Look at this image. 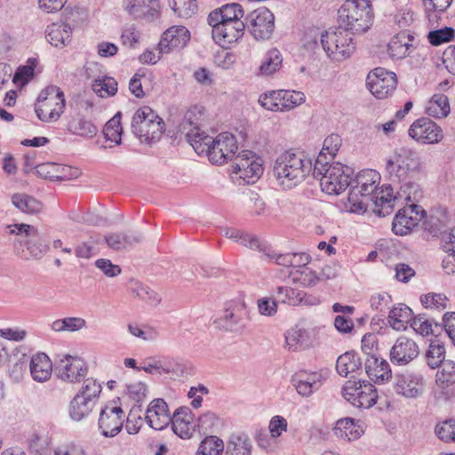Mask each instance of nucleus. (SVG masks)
Here are the masks:
<instances>
[{
    "label": "nucleus",
    "instance_id": "obj_1",
    "mask_svg": "<svg viewBox=\"0 0 455 455\" xmlns=\"http://www.w3.org/2000/svg\"><path fill=\"white\" fill-rule=\"evenodd\" d=\"M313 168L311 159L303 153L287 150L275 159L273 174L283 189H291L300 184Z\"/></svg>",
    "mask_w": 455,
    "mask_h": 455
},
{
    "label": "nucleus",
    "instance_id": "obj_2",
    "mask_svg": "<svg viewBox=\"0 0 455 455\" xmlns=\"http://www.w3.org/2000/svg\"><path fill=\"white\" fill-rule=\"evenodd\" d=\"M421 169L422 161L419 152L409 147L395 148L386 158V175L394 186L411 180Z\"/></svg>",
    "mask_w": 455,
    "mask_h": 455
},
{
    "label": "nucleus",
    "instance_id": "obj_3",
    "mask_svg": "<svg viewBox=\"0 0 455 455\" xmlns=\"http://www.w3.org/2000/svg\"><path fill=\"white\" fill-rule=\"evenodd\" d=\"M324 156L321 153L316 158L313 175L320 179L322 190L328 195H339L351 184L354 171L347 165L340 163L329 164L323 161Z\"/></svg>",
    "mask_w": 455,
    "mask_h": 455
},
{
    "label": "nucleus",
    "instance_id": "obj_4",
    "mask_svg": "<svg viewBox=\"0 0 455 455\" xmlns=\"http://www.w3.org/2000/svg\"><path fill=\"white\" fill-rule=\"evenodd\" d=\"M337 20L351 34H363L372 25L373 13L369 1L347 2L337 12Z\"/></svg>",
    "mask_w": 455,
    "mask_h": 455
},
{
    "label": "nucleus",
    "instance_id": "obj_5",
    "mask_svg": "<svg viewBox=\"0 0 455 455\" xmlns=\"http://www.w3.org/2000/svg\"><path fill=\"white\" fill-rule=\"evenodd\" d=\"M11 234H16L14 250L23 259H40L48 251V246L37 228L28 224H14L7 227Z\"/></svg>",
    "mask_w": 455,
    "mask_h": 455
},
{
    "label": "nucleus",
    "instance_id": "obj_6",
    "mask_svg": "<svg viewBox=\"0 0 455 455\" xmlns=\"http://www.w3.org/2000/svg\"><path fill=\"white\" fill-rule=\"evenodd\" d=\"M163 119L150 107L143 106L133 114L132 132L140 142L150 144L157 141L164 132Z\"/></svg>",
    "mask_w": 455,
    "mask_h": 455
},
{
    "label": "nucleus",
    "instance_id": "obj_7",
    "mask_svg": "<svg viewBox=\"0 0 455 455\" xmlns=\"http://www.w3.org/2000/svg\"><path fill=\"white\" fill-rule=\"evenodd\" d=\"M250 322L245 302L235 299L225 303L223 313L213 321L216 328L235 334H242Z\"/></svg>",
    "mask_w": 455,
    "mask_h": 455
},
{
    "label": "nucleus",
    "instance_id": "obj_8",
    "mask_svg": "<svg viewBox=\"0 0 455 455\" xmlns=\"http://www.w3.org/2000/svg\"><path fill=\"white\" fill-rule=\"evenodd\" d=\"M321 44L328 57L335 61L349 58L355 50L350 33L341 27L331 28L322 34Z\"/></svg>",
    "mask_w": 455,
    "mask_h": 455
},
{
    "label": "nucleus",
    "instance_id": "obj_9",
    "mask_svg": "<svg viewBox=\"0 0 455 455\" xmlns=\"http://www.w3.org/2000/svg\"><path fill=\"white\" fill-rule=\"evenodd\" d=\"M66 108L64 93L56 85L44 89L35 103L36 116L43 122L50 123L59 120Z\"/></svg>",
    "mask_w": 455,
    "mask_h": 455
},
{
    "label": "nucleus",
    "instance_id": "obj_10",
    "mask_svg": "<svg viewBox=\"0 0 455 455\" xmlns=\"http://www.w3.org/2000/svg\"><path fill=\"white\" fill-rule=\"evenodd\" d=\"M304 101L303 92L289 90L268 91L259 98V103L262 108L274 112L289 111Z\"/></svg>",
    "mask_w": 455,
    "mask_h": 455
},
{
    "label": "nucleus",
    "instance_id": "obj_11",
    "mask_svg": "<svg viewBox=\"0 0 455 455\" xmlns=\"http://www.w3.org/2000/svg\"><path fill=\"white\" fill-rule=\"evenodd\" d=\"M343 397L357 408L369 409L378 399L375 387L366 380H348L343 390Z\"/></svg>",
    "mask_w": 455,
    "mask_h": 455
},
{
    "label": "nucleus",
    "instance_id": "obj_12",
    "mask_svg": "<svg viewBox=\"0 0 455 455\" xmlns=\"http://www.w3.org/2000/svg\"><path fill=\"white\" fill-rule=\"evenodd\" d=\"M232 172L247 184L254 183L262 174L260 159L250 150H243L234 157Z\"/></svg>",
    "mask_w": 455,
    "mask_h": 455
},
{
    "label": "nucleus",
    "instance_id": "obj_13",
    "mask_svg": "<svg viewBox=\"0 0 455 455\" xmlns=\"http://www.w3.org/2000/svg\"><path fill=\"white\" fill-rule=\"evenodd\" d=\"M244 23L256 40H267L274 32L275 16L267 8L260 7L251 12Z\"/></svg>",
    "mask_w": 455,
    "mask_h": 455
},
{
    "label": "nucleus",
    "instance_id": "obj_14",
    "mask_svg": "<svg viewBox=\"0 0 455 455\" xmlns=\"http://www.w3.org/2000/svg\"><path fill=\"white\" fill-rule=\"evenodd\" d=\"M366 86L373 96L385 99L396 89L397 77L392 71L384 68H376L367 75Z\"/></svg>",
    "mask_w": 455,
    "mask_h": 455
},
{
    "label": "nucleus",
    "instance_id": "obj_15",
    "mask_svg": "<svg viewBox=\"0 0 455 455\" xmlns=\"http://www.w3.org/2000/svg\"><path fill=\"white\" fill-rule=\"evenodd\" d=\"M87 372V363L78 356L65 355L55 363V374L65 382H80Z\"/></svg>",
    "mask_w": 455,
    "mask_h": 455
},
{
    "label": "nucleus",
    "instance_id": "obj_16",
    "mask_svg": "<svg viewBox=\"0 0 455 455\" xmlns=\"http://www.w3.org/2000/svg\"><path fill=\"white\" fill-rule=\"evenodd\" d=\"M212 27L213 40L222 48H229L236 43L243 34L245 23L243 20L208 22Z\"/></svg>",
    "mask_w": 455,
    "mask_h": 455
},
{
    "label": "nucleus",
    "instance_id": "obj_17",
    "mask_svg": "<svg viewBox=\"0 0 455 455\" xmlns=\"http://www.w3.org/2000/svg\"><path fill=\"white\" fill-rule=\"evenodd\" d=\"M237 148L235 137L229 132H222L213 140L208 158L212 164L220 165L233 160Z\"/></svg>",
    "mask_w": 455,
    "mask_h": 455
},
{
    "label": "nucleus",
    "instance_id": "obj_18",
    "mask_svg": "<svg viewBox=\"0 0 455 455\" xmlns=\"http://www.w3.org/2000/svg\"><path fill=\"white\" fill-rule=\"evenodd\" d=\"M408 133L411 139L421 144H435L443 139L442 128L428 117L414 121Z\"/></svg>",
    "mask_w": 455,
    "mask_h": 455
},
{
    "label": "nucleus",
    "instance_id": "obj_19",
    "mask_svg": "<svg viewBox=\"0 0 455 455\" xmlns=\"http://www.w3.org/2000/svg\"><path fill=\"white\" fill-rule=\"evenodd\" d=\"M142 371L149 374H173L175 376H184L187 372L186 364L178 359L168 356H152L143 361Z\"/></svg>",
    "mask_w": 455,
    "mask_h": 455
},
{
    "label": "nucleus",
    "instance_id": "obj_20",
    "mask_svg": "<svg viewBox=\"0 0 455 455\" xmlns=\"http://www.w3.org/2000/svg\"><path fill=\"white\" fill-rule=\"evenodd\" d=\"M425 215V211L420 210V207L416 204L405 206L395 214L392 223V230L397 235H406Z\"/></svg>",
    "mask_w": 455,
    "mask_h": 455
},
{
    "label": "nucleus",
    "instance_id": "obj_21",
    "mask_svg": "<svg viewBox=\"0 0 455 455\" xmlns=\"http://www.w3.org/2000/svg\"><path fill=\"white\" fill-rule=\"evenodd\" d=\"M125 413L120 406L107 404L99 418V428L105 437H114L122 430Z\"/></svg>",
    "mask_w": 455,
    "mask_h": 455
},
{
    "label": "nucleus",
    "instance_id": "obj_22",
    "mask_svg": "<svg viewBox=\"0 0 455 455\" xmlns=\"http://www.w3.org/2000/svg\"><path fill=\"white\" fill-rule=\"evenodd\" d=\"M424 384L423 376L405 371L395 376L394 388L396 394L406 398H417L423 394Z\"/></svg>",
    "mask_w": 455,
    "mask_h": 455
},
{
    "label": "nucleus",
    "instance_id": "obj_23",
    "mask_svg": "<svg viewBox=\"0 0 455 455\" xmlns=\"http://www.w3.org/2000/svg\"><path fill=\"white\" fill-rule=\"evenodd\" d=\"M190 40V32L184 26H173L165 30L158 43L160 53H170L175 50H180Z\"/></svg>",
    "mask_w": 455,
    "mask_h": 455
},
{
    "label": "nucleus",
    "instance_id": "obj_24",
    "mask_svg": "<svg viewBox=\"0 0 455 455\" xmlns=\"http://www.w3.org/2000/svg\"><path fill=\"white\" fill-rule=\"evenodd\" d=\"M390 361L396 365H406L419 355L417 343L405 336L399 337L390 349Z\"/></svg>",
    "mask_w": 455,
    "mask_h": 455
},
{
    "label": "nucleus",
    "instance_id": "obj_25",
    "mask_svg": "<svg viewBox=\"0 0 455 455\" xmlns=\"http://www.w3.org/2000/svg\"><path fill=\"white\" fill-rule=\"evenodd\" d=\"M168 405L163 398L154 399L147 409L146 420L156 430L164 429L172 420Z\"/></svg>",
    "mask_w": 455,
    "mask_h": 455
},
{
    "label": "nucleus",
    "instance_id": "obj_26",
    "mask_svg": "<svg viewBox=\"0 0 455 455\" xmlns=\"http://www.w3.org/2000/svg\"><path fill=\"white\" fill-rule=\"evenodd\" d=\"M193 419L194 415L189 408H178L171 420L174 434L182 439H189L193 435L196 427Z\"/></svg>",
    "mask_w": 455,
    "mask_h": 455
},
{
    "label": "nucleus",
    "instance_id": "obj_27",
    "mask_svg": "<svg viewBox=\"0 0 455 455\" xmlns=\"http://www.w3.org/2000/svg\"><path fill=\"white\" fill-rule=\"evenodd\" d=\"M291 383L300 395L307 397L320 389L323 385V377L315 371H300L291 377Z\"/></svg>",
    "mask_w": 455,
    "mask_h": 455
},
{
    "label": "nucleus",
    "instance_id": "obj_28",
    "mask_svg": "<svg viewBox=\"0 0 455 455\" xmlns=\"http://www.w3.org/2000/svg\"><path fill=\"white\" fill-rule=\"evenodd\" d=\"M224 235L251 250H256L259 252H266L268 256L275 257V254L270 253L268 244L266 242L259 240L256 235L233 228H226L224 230Z\"/></svg>",
    "mask_w": 455,
    "mask_h": 455
},
{
    "label": "nucleus",
    "instance_id": "obj_29",
    "mask_svg": "<svg viewBox=\"0 0 455 455\" xmlns=\"http://www.w3.org/2000/svg\"><path fill=\"white\" fill-rule=\"evenodd\" d=\"M364 367L370 379L377 384L384 383L392 376L389 363L378 356L367 357Z\"/></svg>",
    "mask_w": 455,
    "mask_h": 455
},
{
    "label": "nucleus",
    "instance_id": "obj_30",
    "mask_svg": "<svg viewBox=\"0 0 455 455\" xmlns=\"http://www.w3.org/2000/svg\"><path fill=\"white\" fill-rule=\"evenodd\" d=\"M32 379L37 382H45L50 379L52 373V363L44 353L33 355L29 363Z\"/></svg>",
    "mask_w": 455,
    "mask_h": 455
},
{
    "label": "nucleus",
    "instance_id": "obj_31",
    "mask_svg": "<svg viewBox=\"0 0 455 455\" xmlns=\"http://www.w3.org/2000/svg\"><path fill=\"white\" fill-rule=\"evenodd\" d=\"M413 317V312L410 307L403 303H398L390 309L387 322L394 330L404 331L407 329L408 323L411 324Z\"/></svg>",
    "mask_w": 455,
    "mask_h": 455
},
{
    "label": "nucleus",
    "instance_id": "obj_32",
    "mask_svg": "<svg viewBox=\"0 0 455 455\" xmlns=\"http://www.w3.org/2000/svg\"><path fill=\"white\" fill-rule=\"evenodd\" d=\"M414 37L406 32H401L396 36H393L387 44V52L393 59H403L412 47V41Z\"/></svg>",
    "mask_w": 455,
    "mask_h": 455
},
{
    "label": "nucleus",
    "instance_id": "obj_33",
    "mask_svg": "<svg viewBox=\"0 0 455 455\" xmlns=\"http://www.w3.org/2000/svg\"><path fill=\"white\" fill-rule=\"evenodd\" d=\"M143 239L140 232L134 231L130 234L117 232L106 235L104 240L108 246L115 251H120L131 246L134 243H140Z\"/></svg>",
    "mask_w": 455,
    "mask_h": 455
},
{
    "label": "nucleus",
    "instance_id": "obj_34",
    "mask_svg": "<svg viewBox=\"0 0 455 455\" xmlns=\"http://www.w3.org/2000/svg\"><path fill=\"white\" fill-rule=\"evenodd\" d=\"M46 38L55 47H62L71 41L72 29L66 23H52L46 28Z\"/></svg>",
    "mask_w": 455,
    "mask_h": 455
},
{
    "label": "nucleus",
    "instance_id": "obj_35",
    "mask_svg": "<svg viewBox=\"0 0 455 455\" xmlns=\"http://www.w3.org/2000/svg\"><path fill=\"white\" fill-rule=\"evenodd\" d=\"M243 17V10L239 4L233 3L224 4L220 8L211 12L208 16V22L214 21H233L242 20Z\"/></svg>",
    "mask_w": 455,
    "mask_h": 455
},
{
    "label": "nucleus",
    "instance_id": "obj_36",
    "mask_svg": "<svg viewBox=\"0 0 455 455\" xmlns=\"http://www.w3.org/2000/svg\"><path fill=\"white\" fill-rule=\"evenodd\" d=\"M187 140L197 154L206 153L207 156L213 143L211 136L201 131L197 126L193 127L187 132Z\"/></svg>",
    "mask_w": 455,
    "mask_h": 455
},
{
    "label": "nucleus",
    "instance_id": "obj_37",
    "mask_svg": "<svg viewBox=\"0 0 455 455\" xmlns=\"http://www.w3.org/2000/svg\"><path fill=\"white\" fill-rule=\"evenodd\" d=\"M158 0H132L125 9L136 18L153 20L157 16L156 4Z\"/></svg>",
    "mask_w": 455,
    "mask_h": 455
},
{
    "label": "nucleus",
    "instance_id": "obj_38",
    "mask_svg": "<svg viewBox=\"0 0 455 455\" xmlns=\"http://www.w3.org/2000/svg\"><path fill=\"white\" fill-rule=\"evenodd\" d=\"M35 170L38 176L51 180H68L71 176V174L66 173L67 171H70V167L55 163L38 164L35 166Z\"/></svg>",
    "mask_w": 455,
    "mask_h": 455
},
{
    "label": "nucleus",
    "instance_id": "obj_39",
    "mask_svg": "<svg viewBox=\"0 0 455 455\" xmlns=\"http://www.w3.org/2000/svg\"><path fill=\"white\" fill-rule=\"evenodd\" d=\"M446 350L443 343L439 340H432L424 354L427 365L432 369H439L446 361Z\"/></svg>",
    "mask_w": 455,
    "mask_h": 455
},
{
    "label": "nucleus",
    "instance_id": "obj_40",
    "mask_svg": "<svg viewBox=\"0 0 455 455\" xmlns=\"http://www.w3.org/2000/svg\"><path fill=\"white\" fill-rule=\"evenodd\" d=\"M362 368V360L358 355L354 352H346L339 355L336 362L337 372L343 377L349 373L355 372Z\"/></svg>",
    "mask_w": 455,
    "mask_h": 455
},
{
    "label": "nucleus",
    "instance_id": "obj_41",
    "mask_svg": "<svg viewBox=\"0 0 455 455\" xmlns=\"http://www.w3.org/2000/svg\"><path fill=\"white\" fill-rule=\"evenodd\" d=\"M67 128L71 133L82 137H93L97 127L90 121L80 115L71 116L68 122Z\"/></svg>",
    "mask_w": 455,
    "mask_h": 455
},
{
    "label": "nucleus",
    "instance_id": "obj_42",
    "mask_svg": "<svg viewBox=\"0 0 455 455\" xmlns=\"http://www.w3.org/2000/svg\"><path fill=\"white\" fill-rule=\"evenodd\" d=\"M12 204L23 213L36 214L43 209V204L35 197L25 193H15L11 198Z\"/></svg>",
    "mask_w": 455,
    "mask_h": 455
},
{
    "label": "nucleus",
    "instance_id": "obj_43",
    "mask_svg": "<svg viewBox=\"0 0 455 455\" xmlns=\"http://www.w3.org/2000/svg\"><path fill=\"white\" fill-rule=\"evenodd\" d=\"M450 111L448 97L442 93L434 94L426 106V113L435 118L446 117Z\"/></svg>",
    "mask_w": 455,
    "mask_h": 455
},
{
    "label": "nucleus",
    "instance_id": "obj_44",
    "mask_svg": "<svg viewBox=\"0 0 455 455\" xmlns=\"http://www.w3.org/2000/svg\"><path fill=\"white\" fill-rule=\"evenodd\" d=\"M379 180V175L377 172L373 170L363 171L356 175L354 187L369 197L376 190Z\"/></svg>",
    "mask_w": 455,
    "mask_h": 455
},
{
    "label": "nucleus",
    "instance_id": "obj_45",
    "mask_svg": "<svg viewBox=\"0 0 455 455\" xmlns=\"http://www.w3.org/2000/svg\"><path fill=\"white\" fill-rule=\"evenodd\" d=\"M362 432L351 418L339 419L333 428V433L338 438L348 441L359 438Z\"/></svg>",
    "mask_w": 455,
    "mask_h": 455
},
{
    "label": "nucleus",
    "instance_id": "obj_46",
    "mask_svg": "<svg viewBox=\"0 0 455 455\" xmlns=\"http://www.w3.org/2000/svg\"><path fill=\"white\" fill-rule=\"evenodd\" d=\"M95 403L76 394L69 403V415L72 419L80 421L90 414Z\"/></svg>",
    "mask_w": 455,
    "mask_h": 455
},
{
    "label": "nucleus",
    "instance_id": "obj_47",
    "mask_svg": "<svg viewBox=\"0 0 455 455\" xmlns=\"http://www.w3.org/2000/svg\"><path fill=\"white\" fill-rule=\"evenodd\" d=\"M397 185L399 187L395 188L396 195L394 199H401L414 204L422 197V190L418 183L407 180Z\"/></svg>",
    "mask_w": 455,
    "mask_h": 455
},
{
    "label": "nucleus",
    "instance_id": "obj_48",
    "mask_svg": "<svg viewBox=\"0 0 455 455\" xmlns=\"http://www.w3.org/2000/svg\"><path fill=\"white\" fill-rule=\"evenodd\" d=\"M251 443L244 434L233 435L228 443L226 455H251Z\"/></svg>",
    "mask_w": 455,
    "mask_h": 455
},
{
    "label": "nucleus",
    "instance_id": "obj_49",
    "mask_svg": "<svg viewBox=\"0 0 455 455\" xmlns=\"http://www.w3.org/2000/svg\"><path fill=\"white\" fill-rule=\"evenodd\" d=\"M282 62L281 52L275 48L271 49L266 53L259 68V73L262 76H270L280 68Z\"/></svg>",
    "mask_w": 455,
    "mask_h": 455
},
{
    "label": "nucleus",
    "instance_id": "obj_50",
    "mask_svg": "<svg viewBox=\"0 0 455 455\" xmlns=\"http://www.w3.org/2000/svg\"><path fill=\"white\" fill-rule=\"evenodd\" d=\"M121 112H117L106 123L103 128V134L106 140L112 141L115 145H120L122 143L123 127L121 124Z\"/></svg>",
    "mask_w": 455,
    "mask_h": 455
},
{
    "label": "nucleus",
    "instance_id": "obj_51",
    "mask_svg": "<svg viewBox=\"0 0 455 455\" xmlns=\"http://www.w3.org/2000/svg\"><path fill=\"white\" fill-rule=\"evenodd\" d=\"M433 326H435L436 331L442 330L441 323L435 322L434 319L427 318L424 315L414 316L411 323V327L422 336H427L429 334L435 335V330Z\"/></svg>",
    "mask_w": 455,
    "mask_h": 455
},
{
    "label": "nucleus",
    "instance_id": "obj_52",
    "mask_svg": "<svg viewBox=\"0 0 455 455\" xmlns=\"http://www.w3.org/2000/svg\"><path fill=\"white\" fill-rule=\"evenodd\" d=\"M436 384L445 388L455 383V361L446 360L435 375Z\"/></svg>",
    "mask_w": 455,
    "mask_h": 455
},
{
    "label": "nucleus",
    "instance_id": "obj_53",
    "mask_svg": "<svg viewBox=\"0 0 455 455\" xmlns=\"http://www.w3.org/2000/svg\"><path fill=\"white\" fill-rule=\"evenodd\" d=\"M86 326V322L81 317H65L52 322L51 328L52 331H76Z\"/></svg>",
    "mask_w": 455,
    "mask_h": 455
},
{
    "label": "nucleus",
    "instance_id": "obj_54",
    "mask_svg": "<svg viewBox=\"0 0 455 455\" xmlns=\"http://www.w3.org/2000/svg\"><path fill=\"white\" fill-rule=\"evenodd\" d=\"M223 450V441L215 435H210L201 442L196 455H220Z\"/></svg>",
    "mask_w": 455,
    "mask_h": 455
},
{
    "label": "nucleus",
    "instance_id": "obj_55",
    "mask_svg": "<svg viewBox=\"0 0 455 455\" xmlns=\"http://www.w3.org/2000/svg\"><path fill=\"white\" fill-rule=\"evenodd\" d=\"M368 198L362 192L352 187L347 196V205L346 206L350 212L363 213L367 210V203L365 200Z\"/></svg>",
    "mask_w": 455,
    "mask_h": 455
},
{
    "label": "nucleus",
    "instance_id": "obj_56",
    "mask_svg": "<svg viewBox=\"0 0 455 455\" xmlns=\"http://www.w3.org/2000/svg\"><path fill=\"white\" fill-rule=\"evenodd\" d=\"M292 281L299 283L304 287H311L316 284L319 278L315 271L307 267L296 268L290 273Z\"/></svg>",
    "mask_w": 455,
    "mask_h": 455
},
{
    "label": "nucleus",
    "instance_id": "obj_57",
    "mask_svg": "<svg viewBox=\"0 0 455 455\" xmlns=\"http://www.w3.org/2000/svg\"><path fill=\"white\" fill-rule=\"evenodd\" d=\"M92 90L102 98L113 96L117 92V82L113 77L104 76L93 82Z\"/></svg>",
    "mask_w": 455,
    "mask_h": 455
},
{
    "label": "nucleus",
    "instance_id": "obj_58",
    "mask_svg": "<svg viewBox=\"0 0 455 455\" xmlns=\"http://www.w3.org/2000/svg\"><path fill=\"white\" fill-rule=\"evenodd\" d=\"M302 291H298L288 286L276 288V299L283 304L297 306L301 304Z\"/></svg>",
    "mask_w": 455,
    "mask_h": 455
},
{
    "label": "nucleus",
    "instance_id": "obj_59",
    "mask_svg": "<svg viewBox=\"0 0 455 455\" xmlns=\"http://www.w3.org/2000/svg\"><path fill=\"white\" fill-rule=\"evenodd\" d=\"M307 331L303 328H299V326L291 328L286 332L285 335L286 346L289 349L291 350L297 349L299 346H303L307 342Z\"/></svg>",
    "mask_w": 455,
    "mask_h": 455
},
{
    "label": "nucleus",
    "instance_id": "obj_60",
    "mask_svg": "<svg viewBox=\"0 0 455 455\" xmlns=\"http://www.w3.org/2000/svg\"><path fill=\"white\" fill-rule=\"evenodd\" d=\"M101 385L93 379H86L84 381L81 390L77 393L87 400L96 403L101 393Z\"/></svg>",
    "mask_w": 455,
    "mask_h": 455
},
{
    "label": "nucleus",
    "instance_id": "obj_61",
    "mask_svg": "<svg viewBox=\"0 0 455 455\" xmlns=\"http://www.w3.org/2000/svg\"><path fill=\"white\" fill-rule=\"evenodd\" d=\"M220 426V419L212 411H207L198 418L197 428L200 433L214 432Z\"/></svg>",
    "mask_w": 455,
    "mask_h": 455
},
{
    "label": "nucleus",
    "instance_id": "obj_62",
    "mask_svg": "<svg viewBox=\"0 0 455 455\" xmlns=\"http://www.w3.org/2000/svg\"><path fill=\"white\" fill-rule=\"evenodd\" d=\"M435 433L443 442L455 441V419H446L435 426Z\"/></svg>",
    "mask_w": 455,
    "mask_h": 455
},
{
    "label": "nucleus",
    "instance_id": "obj_63",
    "mask_svg": "<svg viewBox=\"0 0 455 455\" xmlns=\"http://www.w3.org/2000/svg\"><path fill=\"white\" fill-rule=\"evenodd\" d=\"M172 10L182 18H189L197 11L196 0H172Z\"/></svg>",
    "mask_w": 455,
    "mask_h": 455
},
{
    "label": "nucleus",
    "instance_id": "obj_64",
    "mask_svg": "<svg viewBox=\"0 0 455 455\" xmlns=\"http://www.w3.org/2000/svg\"><path fill=\"white\" fill-rule=\"evenodd\" d=\"M454 29L450 27L432 30L427 35V39L432 45L438 46L444 43H448L454 37Z\"/></svg>",
    "mask_w": 455,
    "mask_h": 455
}]
</instances>
